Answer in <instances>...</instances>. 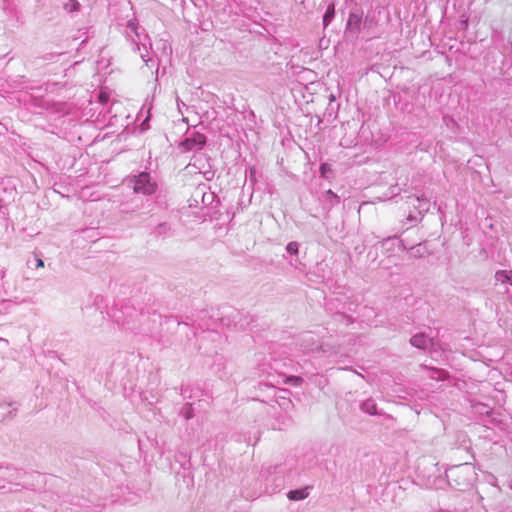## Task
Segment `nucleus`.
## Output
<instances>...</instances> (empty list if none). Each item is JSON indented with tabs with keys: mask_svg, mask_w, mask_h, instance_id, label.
<instances>
[{
	"mask_svg": "<svg viewBox=\"0 0 512 512\" xmlns=\"http://www.w3.org/2000/svg\"><path fill=\"white\" fill-rule=\"evenodd\" d=\"M360 22H361V16H359L358 14L352 13L349 15L348 26L355 25L356 27H359Z\"/></svg>",
	"mask_w": 512,
	"mask_h": 512,
	"instance_id": "6",
	"label": "nucleus"
},
{
	"mask_svg": "<svg viewBox=\"0 0 512 512\" xmlns=\"http://www.w3.org/2000/svg\"><path fill=\"white\" fill-rule=\"evenodd\" d=\"M98 98H99V101H100L101 103L105 104V103H107V102H108L109 96H108V94H107V93H105V92H101V93L99 94V97H98Z\"/></svg>",
	"mask_w": 512,
	"mask_h": 512,
	"instance_id": "7",
	"label": "nucleus"
},
{
	"mask_svg": "<svg viewBox=\"0 0 512 512\" xmlns=\"http://www.w3.org/2000/svg\"><path fill=\"white\" fill-rule=\"evenodd\" d=\"M206 143V137L201 133H195L192 137L187 138L181 142L180 146L185 150L189 151L194 148L201 149Z\"/></svg>",
	"mask_w": 512,
	"mask_h": 512,
	"instance_id": "2",
	"label": "nucleus"
},
{
	"mask_svg": "<svg viewBox=\"0 0 512 512\" xmlns=\"http://www.w3.org/2000/svg\"><path fill=\"white\" fill-rule=\"evenodd\" d=\"M321 170H322V171H326L325 164H323V165L321 166Z\"/></svg>",
	"mask_w": 512,
	"mask_h": 512,
	"instance_id": "12",
	"label": "nucleus"
},
{
	"mask_svg": "<svg viewBox=\"0 0 512 512\" xmlns=\"http://www.w3.org/2000/svg\"><path fill=\"white\" fill-rule=\"evenodd\" d=\"M287 251L290 253H297V244L296 243H289L287 246Z\"/></svg>",
	"mask_w": 512,
	"mask_h": 512,
	"instance_id": "8",
	"label": "nucleus"
},
{
	"mask_svg": "<svg viewBox=\"0 0 512 512\" xmlns=\"http://www.w3.org/2000/svg\"><path fill=\"white\" fill-rule=\"evenodd\" d=\"M77 6H78V3H77V2H75V1H72L71 8H72V9H76V8H77Z\"/></svg>",
	"mask_w": 512,
	"mask_h": 512,
	"instance_id": "11",
	"label": "nucleus"
},
{
	"mask_svg": "<svg viewBox=\"0 0 512 512\" xmlns=\"http://www.w3.org/2000/svg\"><path fill=\"white\" fill-rule=\"evenodd\" d=\"M133 189L136 193L149 195L153 194L156 191L157 186L156 183L151 181L150 175L148 173H141L135 179Z\"/></svg>",
	"mask_w": 512,
	"mask_h": 512,
	"instance_id": "1",
	"label": "nucleus"
},
{
	"mask_svg": "<svg viewBox=\"0 0 512 512\" xmlns=\"http://www.w3.org/2000/svg\"><path fill=\"white\" fill-rule=\"evenodd\" d=\"M334 14H335V8H334V5L331 4L328 6L326 13L323 17V23H324L325 27L330 23V21L334 17Z\"/></svg>",
	"mask_w": 512,
	"mask_h": 512,
	"instance_id": "5",
	"label": "nucleus"
},
{
	"mask_svg": "<svg viewBox=\"0 0 512 512\" xmlns=\"http://www.w3.org/2000/svg\"><path fill=\"white\" fill-rule=\"evenodd\" d=\"M410 342L413 346L424 348L428 343V339L424 335L420 334L413 336Z\"/></svg>",
	"mask_w": 512,
	"mask_h": 512,
	"instance_id": "4",
	"label": "nucleus"
},
{
	"mask_svg": "<svg viewBox=\"0 0 512 512\" xmlns=\"http://www.w3.org/2000/svg\"><path fill=\"white\" fill-rule=\"evenodd\" d=\"M309 495L308 488L292 490L288 493V498L293 501L302 500L307 498Z\"/></svg>",
	"mask_w": 512,
	"mask_h": 512,
	"instance_id": "3",
	"label": "nucleus"
},
{
	"mask_svg": "<svg viewBox=\"0 0 512 512\" xmlns=\"http://www.w3.org/2000/svg\"><path fill=\"white\" fill-rule=\"evenodd\" d=\"M36 266H37V268H43V267H44V262H43V260H42V259H38V261H37V265H36Z\"/></svg>",
	"mask_w": 512,
	"mask_h": 512,
	"instance_id": "10",
	"label": "nucleus"
},
{
	"mask_svg": "<svg viewBox=\"0 0 512 512\" xmlns=\"http://www.w3.org/2000/svg\"><path fill=\"white\" fill-rule=\"evenodd\" d=\"M496 276L501 279L502 277H504L506 280L508 281H511V277L508 275V273L506 271H500L496 274Z\"/></svg>",
	"mask_w": 512,
	"mask_h": 512,
	"instance_id": "9",
	"label": "nucleus"
},
{
	"mask_svg": "<svg viewBox=\"0 0 512 512\" xmlns=\"http://www.w3.org/2000/svg\"><path fill=\"white\" fill-rule=\"evenodd\" d=\"M321 170H322V171H326L325 164H323V165L321 166Z\"/></svg>",
	"mask_w": 512,
	"mask_h": 512,
	"instance_id": "13",
	"label": "nucleus"
}]
</instances>
